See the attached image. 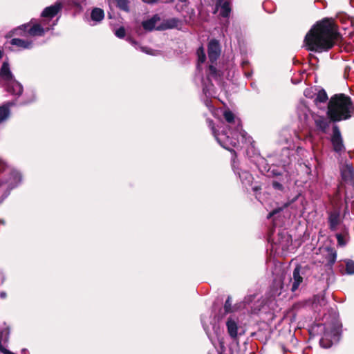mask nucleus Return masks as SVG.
Instances as JSON below:
<instances>
[{
	"mask_svg": "<svg viewBox=\"0 0 354 354\" xmlns=\"http://www.w3.org/2000/svg\"><path fill=\"white\" fill-rule=\"evenodd\" d=\"M0 171L3 176L0 178V203L9 195L11 189L17 186L21 180L19 171L9 167L0 158Z\"/></svg>",
	"mask_w": 354,
	"mask_h": 354,
	"instance_id": "4",
	"label": "nucleus"
},
{
	"mask_svg": "<svg viewBox=\"0 0 354 354\" xmlns=\"http://www.w3.org/2000/svg\"><path fill=\"white\" fill-rule=\"evenodd\" d=\"M253 298L254 295H250L249 297H245L244 299V303L249 304L252 300Z\"/></svg>",
	"mask_w": 354,
	"mask_h": 354,
	"instance_id": "39",
	"label": "nucleus"
},
{
	"mask_svg": "<svg viewBox=\"0 0 354 354\" xmlns=\"http://www.w3.org/2000/svg\"><path fill=\"white\" fill-rule=\"evenodd\" d=\"M343 220L339 209L328 212V224L331 231L337 230L338 227L342 224Z\"/></svg>",
	"mask_w": 354,
	"mask_h": 354,
	"instance_id": "10",
	"label": "nucleus"
},
{
	"mask_svg": "<svg viewBox=\"0 0 354 354\" xmlns=\"http://www.w3.org/2000/svg\"><path fill=\"white\" fill-rule=\"evenodd\" d=\"M348 235V229L344 225V229L342 233H337L335 236L337 240L338 245L344 247L346 245V238Z\"/></svg>",
	"mask_w": 354,
	"mask_h": 354,
	"instance_id": "24",
	"label": "nucleus"
},
{
	"mask_svg": "<svg viewBox=\"0 0 354 354\" xmlns=\"http://www.w3.org/2000/svg\"><path fill=\"white\" fill-rule=\"evenodd\" d=\"M158 19V17L156 15H155L153 17H151V19L142 21V27L144 28V29H145L147 30H152L154 29Z\"/></svg>",
	"mask_w": 354,
	"mask_h": 354,
	"instance_id": "27",
	"label": "nucleus"
},
{
	"mask_svg": "<svg viewBox=\"0 0 354 354\" xmlns=\"http://www.w3.org/2000/svg\"><path fill=\"white\" fill-rule=\"evenodd\" d=\"M225 1V0H216V8H218V6Z\"/></svg>",
	"mask_w": 354,
	"mask_h": 354,
	"instance_id": "43",
	"label": "nucleus"
},
{
	"mask_svg": "<svg viewBox=\"0 0 354 354\" xmlns=\"http://www.w3.org/2000/svg\"><path fill=\"white\" fill-rule=\"evenodd\" d=\"M203 92L205 94H207V92L209 91V88H208V86H206V85L203 84Z\"/></svg>",
	"mask_w": 354,
	"mask_h": 354,
	"instance_id": "41",
	"label": "nucleus"
},
{
	"mask_svg": "<svg viewBox=\"0 0 354 354\" xmlns=\"http://www.w3.org/2000/svg\"><path fill=\"white\" fill-rule=\"evenodd\" d=\"M328 100L327 93L324 89L318 91L314 97L315 105L317 109L324 111L327 109Z\"/></svg>",
	"mask_w": 354,
	"mask_h": 354,
	"instance_id": "14",
	"label": "nucleus"
},
{
	"mask_svg": "<svg viewBox=\"0 0 354 354\" xmlns=\"http://www.w3.org/2000/svg\"><path fill=\"white\" fill-rule=\"evenodd\" d=\"M1 297H6V293L5 292H1Z\"/></svg>",
	"mask_w": 354,
	"mask_h": 354,
	"instance_id": "46",
	"label": "nucleus"
},
{
	"mask_svg": "<svg viewBox=\"0 0 354 354\" xmlns=\"http://www.w3.org/2000/svg\"><path fill=\"white\" fill-rule=\"evenodd\" d=\"M318 91L315 88H307L304 91V95L307 98H314Z\"/></svg>",
	"mask_w": 354,
	"mask_h": 354,
	"instance_id": "31",
	"label": "nucleus"
},
{
	"mask_svg": "<svg viewBox=\"0 0 354 354\" xmlns=\"http://www.w3.org/2000/svg\"><path fill=\"white\" fill-rule=\"evenodd\" d=\"M346 272L348 274H354V261L348 259L346 261Z\"/></svg>",
	"mask_w": 354,
	"mask_h": 354,
	"instance_id": "32",
	"label": "nucleus"
},
{
	"mask_svg": "<svg viewBox=\"0 0 354 354\" xmlns=\"http://www.w3.org/2000/svg\"><path fill=\"white\" fill-rule=\"evenodd\" d=\"M354 115V110L353 111V112H351V115Z\"/></svg>",
	"mask_w": 354,
	"mask_h": 354,
	"instance_id": "49",
	"label": "nucleus"
},
{
	"mask_svg": "<svg viewBox=\"0 0 354 354\" xmlns=\"http://www.w3.org/2000/svg\"><path fill=\"white\" fill-rule=\"evenodd\" d=\"M276 213V211H272V212H270L268 216V218H270L273 214H274Z\"/></svg>",
	"mask_w": 354,
	"mask_h": 354,
	"instance_id": "44",
	"label": "nucleus"
},
{
	"mask_svg": "<svg viewBox=\"0 0 354 354\" xmlns=\"http://www.w3.org/2000/svg\"><path fill=\"white\" fill-rule=\"evenodd\" d=\"M272 187L276 190L282 191L283 189V186L281 183L277 181L272 182Z\"/></svg>",
	"mask_w": 354,
	"mask_h": 354,
	"instance_id": "37",
	"label": "nucleus"
},
{
	"mask_svg": "<svg viewBox=\"0 0 354 354\" xmlns=\"http://www.w3.org/2000/svg\"><path fill=\"white\" fill-rule=\"evenodd\" d=\"M299 196H300V194H299L292 198H288V202L285 204V206L287 207V206L292 204L294 202H295L297 200H298Z\"/></svg>",
	"mask_w": 354,
	"mask_h": 354,
	"instance_id": "38",
	"label": "nucleus"
},
{
	"mask_svg": "<svg viewBox=\"0 0 354 354\" xmlns=\"http://www.w3.org/2000/svg\"><path fill=\"white\" fill-rule=\"evenodd\" d=\"M354 110L350 97L343 94L332 96L327 104L326 114L333 122L348 120Z\"/></svg>",
	"mask_w": 354,
	"mask_h": 354,
	"instance_id": "3",
	"label": "nucleus"
},
{
	"mask_svg": "<svg viewBox=\"0 0 354 354\" xmlns=\"http://www.w3.org/2000/svg\"><path fill=\"white\" fill-rule=\"evenodd\" d=\"M331 142L333 149L337 153H342L345 151V147L343 142V139L341 132L337 126L335 125L333 128V136L331 137Z\"/></svg>",
	"mask_w": 354,
	"mask_h": 354,
	"instance_id": "11",
	"label": "nucleus"
},
{
	"mask_svg": "<svg viewBox=\"0 0 354 354\" xmlns=\"http://www.w3.org/2000/svg\"><path fill=\"white\" fill-rule=\"evenodd\" d=\"M0 86L13 96L19 97L23 92L22 85L15 80L7 62H4L0 68Z\"/></svg>",
	"mask_w": 354,
	"mask_h": 354,
	"instance_id": "5",
	"label": "nucleus"
},
{
	"mask_svg": "<svg viewBox=\"0 0 354 354\" xmlns=\"http://www.w3.org/2000/svg\"><path fill=\"white\" fill-rule=\"evenodd\" d=\"M318 327L323 328L324 332L319 341L320 346L324 348H330L333 343H337L339 339L340 330L337 322L332 324L319 325Z\"/></svg>",
	"mask_w": 354,
	"mask_h": 354,
	"instance_id": "6",
	"label": "nucleus"
},
{
	"mask_svg": "<svg viewBox=\"0 0 354 354\" xmlns=\"http://www.w3.org/2000/svg\"><path fill=\"white\" fill-rule=\"evenodd\" d=\"M10 44L19 47L21 49H30L32 47V41L19 38L12 39Z\"/></svg>",
	"mask_w": 354,
	"mask_h": 354,
	"instance_id": "23",
	"label": "nucleus"
},
{
	"mask_svg": "<svg viewBox=\"0 0 354 354\" xmlns=\"http://www.w3.org/2000/svg\"><path fill=\"white\" fill-rule=\"evenodd\" d=\"M104 18V12L102 9L95 8L90 13V19L93 22L92 25H96Z\"/></svg>",
	"mask_w": 354,
	"mask_h": 354,
	"instance_id": "21",
	"label": "nucleus"
},
{
	"mask_svg": "<svg viewBox=\"0 0 354 354\" xmlns=\"http://www.w3.org/2000/svg\"><path fill=\"white\" fill-rule=\"evenodd\" d=\"M225 313H229L232 311V298L228 297L224 304Z\"/></svg>",
	"mask_w": 354,
	"mask_h": 354,
	"instance_id": "34",
	"label": "nucleus"
},
{
	"mask_svg": "<svg viewBox=\"0 0 354 354\" xmlns=\"http://www.w3.org/2000/svg\"><path fill=\"white\" fill-rule=\"evenodd\" d=\"M313 118L315 122V124L316 128L323 132L326 133V130L329 127L330 120L327 115V117L324 115H313Z\"/></svg>",
	"mask_w": 354,
	"mask_h": 354,
	"instance_id": "15",
	"label": "nucleus"
},
{
	"mask_svg": "<svg viewBox=\"0 0 354 354\" xmlns=\"http://www.w3.org/2000/svg\"><path fill=\"white\" fill-rule=\"evenodd\" d=\"M145 3L152 4L156 3L158 0H142Z\"/></svg>",
	"mask_w": 354,
	"mask_h": 354,
	"instance_id": "40",
	"label": "nucleus"
},
{
	"mask_svg": "<svg viewBox=\"0 0 354 354\" xmlns=\"http://www.w3.org/2000/svg\"><path fill=\"white\" fill-rule=\"evenodd\" d=\"M32 101H33V100H30V101H28V102L24 101V102H21L20 104H27V103H28V102H32Z\"/></svg>",
	"mask_w": 354,
	"mask_h": 354,
	"instance_id": "45",
	"label": "nucleus"
},
{
	"mask_svg": "<svg viewBox=\"0 0 354 354\" xmlns=\"http://www.w3.org/2000/svg\"><path fill=\"white\" fill-rule=\"evenodd\" d=\"M310 274V268L308 266L297 265L292 272V277L289 279L290 290L292 292L296 291L303 283L304 279Z\"/></svg>",
	"mask_w": 354,
	"mask_h": 354,
	"instance_id": "8",
	"label": "nucleus"
},
{
	"mask_svg": "<svg viewBox=\"0 0 354 354\" xmlns=\"http://www.w3.org/2000/svg\"><path fill=\"white\" fill-rule=\"evenodd\" d=\"M127 41L131 44L132 46H133L136 48L140 49L142 52L148 54L154 55L153 50L145 46H140L134 39H133L131 37L127 38Z\"/></svg>",
	"mask_w": 354,
	"mask_h": 354,
	"instance_id": "26",
	"label": "nucleus"
},
{
	"mask_svg": "<svg viewBox=\"0 0 354 354\" xmlns=\"http://www.w3.org/2000/svg\"><path fill=\"white\" fill-rule=\"evenodd\" d=\"M169 2H176L175 10L180 13H185L183 17L185 21L192 20L195 17L194 6L198 0H169Z\"/></svg>",
	"mask_w": 354,
	"mask_h": 354,
	"instance_id": "9",
	"label": "nucleus"
},
{
	"mask_svg": "<svg viewBox=\"0 0 354 354\" xmlns=\"http://www.w3.org/2000/svg\"><path fill=\"white\" fill-rule=\"evenodd\" d=\"M73 3L80 10H82L84 6L86 5V0H72Z\"/></svg>",
	"mask_w": 354,
	"mask_h": 354,
	"instance_id": "35",
	"label": "nucleus"
},
{
	"mask_svg": "<svg viewBox=\"0 0 354 354\" xmlns=\"http://www.w3.org/2000/svg\"><path fill=\"white\" fill-rule=\"evenodd\" d=\"M348 21L350 23L351 26H354V19L353 17H348Z\"/></svg>",
	"mask_w": 354,
	"mask_h": 354,
	"instance_id": "42",
	"label": "nucleus"
},
{
	"mask_svg": "<svg viewBox=\"0 0 354 354\" xmlns=\"http://www.w3.org/2000/svg\"><path fill=\"white\" fill-rule=\"evenodd\" d=\"M182 21L176 17L169 18L165 19L160 28L158 30H167V29H173V28H178L179 26H181Z\"/></svg>",
	"mask_w": 354,
	"mask_h": 354,
	"instance_id": "18",
	"label": "nucleus"
},
{
	"mask_svg": "<svg viewBox=\"0 0 354 354\" xmlns=\"http://www.w3.org/2000/svg\"><path fill=\"white\" fill-rule=\"evenodd\" d=\"M117 6L120 9L126 12H129V1L128 0H115Z\"/></svg>",
	"mask_w": 354,
	"mask_h": 354,
	"instance_id": "30",
	"label": "nucleus"
},
{
	"mask_svg": "<svg viewBox=\"0 0 354 354\" xmlns=\"http://www.w3.org/2000/svg\"><path fill=\"white\" fill-rule=\"evenodd\" d=\"M115 35L118 38H123L125 36V29L123 27H120L115 31Z\"/></svg>",
	"mask_w": 354,
	"mask_h": 354,
	"instance_id": "36",
	"label": "nucleus"
},
{
	"mask_svg": "<svg viewBox=\"0 0 354 354\" xmlns=\"http://www.w3.org/2000/svg\"><path fill=\"white\" fill-rule=\"evenodd\" d=\"M354 197V194H351V195L348 194V191L346 190L345 192V203L346 204H347V201L349 199V198H352ZM348 214V205H346V207H345V209L344 210V214L343 215H342V217H343V219L344 218V217L346 216V214Z\"/></svg>",
	"mask_w": 354,
	"mask_h": 354,
	"instance_id": "33",
	"label": "nucleus"
},
{
	"mask_svg": "<svg viewBox=\"0 0 354 354\" xmlns=\"http://www.w3.org/2000/svg\"><path fill=\"white\" fill-rule=\"evenodd\" d=\"M328 250L329 252V254L327 257V261L328 264L333 266L335 263L337 259V252L332 248L328 249Z\"/></svg>",
	"mask_w": 354,
	"mask_h": 354,
	"instance_id": "29",
	"label": "nucleus"
},
{
	"mask_svg": "<svg viewBox=\"0 0 354 354\" xmlns=\"http://www.w3.org/2000/svg\"><path fill=\"white\" fill-rule=\"evenodd\" d=\"M16 32L23 31L28 32L32 36H42L44 35L46 30L41 26L39 24H35L30 27L28 24H24L19 27L18 29L15 30Z\"/></svg>",
	"mask_w": 354,
	"mask_h": 354,
	"instance_id": "13",
	"label": "nucleus"
},
{
	"mask_svg": "<svg viewBox=\"0 0 354 354\" xmlns=\"http://www.w3.org/2000/svg\"><path fill=\"white\" fill-rule=\"evenodd\" d=\"M247 63H248L247 62H243V65L246 64Z\"/></svg>",
	"mask_w": 354,
	"mask_h": 354,
	"instance_id": "48",
	"label": "nucleus"
},
{
	"mask_svg": "<svg viewBox=\"0 0 354 354\" xmlns=\"http://www.w3.org/2000/svg\"><path fill=\"white\" fill-rule=\"evenodd\" d=\"M218 8H221L220 15L223 17H230V15L231 13V7H230V1H225V2L220 4L218 6Z\"/></svg>",
	"mask_w": 354,
	"mask_h": 354,
	"instance_id": "25",
	"label": "nucleus"
},
{
	"mask_svg": "<svg viewBox=\"0 0 354 354\" xmlns=\"http://www.w3.org/2000/svg\"><path fill=\"white\" fill-rule=\"evenodd\" d=\"M10 330L8 327H4L0 330V352L3 354H15L6 349L5 345L9 339Z\"/></svg>",
	"mask_w": 354,
	"mask_h": 354,
	"instance_id": "17",
	"label": "nucleus"
},
{
	"mask_svg": "<svg viewBox=\"0 0 354 354\" xmlns=\"http://www.w3.org/2000/svg\"><path fill=\"white\" fill-rule=\"evenodd\" d=\"M198 55V68H200L201 64L204 63L206 59L205 53L203 47H200L197 50Z\"/></svg>",
	"mask_w": 354,
	"mask_h": 354,
	"instance_id": "28",
	"label": "nucleus"
},
{
	"mask_svg": "<svg viewBox=\"0 0 354 354\" xmlns=\"http://www.w3.org/2000/svg\"><path fill=\"white\" fill-rule=\"evenodd\" d=\"M338 33L333 22L328 19L317 22L306 34L304 39L308 50L322 53L330 49Z\"/></svg>",
	"mask_w": 354,
	"mask_h": 354,
	"instance_id": "1",
	"label": "nucleus"
},
{
	"mask_svg": "<svg viewBox=\"0 0 354 354\" xmlns=\"http://www.w3.org/2000/svg\"><path fill=\"white\" fill-rule=\"evenodd\" d=\"M233 154H234V158L232 159V169L234 171V173H236L242 184L244 185V186H248V185H250L252 183V180H253V177L247 171H243V170H241L239 169L238 167H236L235 166V157H236V153L234 152H232Z\"/></svg>",
	"mask_w": 354,
	"mask_h": 354,
	"instance_id": "12",
	"label": "nucleus"
},
{
	"mask_svg": "<svg viewBox=\"0 0 354 354\" xmlns=\"http://www.w3.org/2000/svg\"><path fill=\"white\" fill-rule=\"evenodd\" d=\"M226 327L230 337L232 339H236L238 336L239 330L236 320L232 317H229L226 322Z\"/></svg>",
	"mask_w": 354,
	"mask_h": 354,
	"instance_id": "19",
	"label": "nucleus"
},
{
	"mask_svg": "<svg viewBox=\"0 0 354 354\" xmlns=\"http://www.w3.org/2000/svg\"><path fill=\"white\" fill-rule=\"evenodd\" d=\"M15 102H8L0 106V122L6 120L10 115V107L15 105Z\"/></svg>",
	"mask_w": 354,
	"mask_h": 354,
	"instance_id": "22",
	"label": "nucleus"
},
{
	"mask_svg": "<svg viewBox=\"0 0 354 354\" xmlns=\"http://www.w3.org/2000/svg\"><path fill=\"white\" fill-rule=\"evenodd\" d=\"M223 117L228 123V131L223 130L221 133H217L212 126V121H209V126L211 127L212 133L219 145L223 148L234 153V151L231 149L230 147H236L237 145L239 136L242 138V141L248 142H251L252 138L242 129L240 120L236 118L235 115L230 110L224 111Z\"/></svg>",
	"mask_w": 354,
	"mask_h": 354,
	"instance_id": "2",
	"label": "nucleus"
},
{
	"mask_svg": "<svg viewBox=\"0 0 354 354\" xmlns=\"http://www.w3.org/2000/svg\"><path fill=\"white\" fill-rule=\"evenodd\" d=\"M246 75H247V77H250V76H251V73H247V74H246Z\"/></svg>",
	"mask_w": 354,
	"mask_h": 354,
	"instance_id": "47",
	"label": "nucleus"
},
{
	"mask_svg": "<svg viewBox=\"0 0 354 354\" xmlns=\"http://www.w3.org/2000/svg\"><path fill=\"white\" fill-rule=\"evenodd\" d=\"M297 113L301 122H306L308 120L310 112L305 100L299 102L297 106Z\"/></svg>",
	"mask_w": 354,
	"mask_h": 354,
	"instance_id": "16",
	"label": "nucleus"
},
{
	"mask_svg": "<svg viewBox=\"0 0 354 354\" xmlns=\"http://www.w3.org/2000/svg\"><path fill=\"white\" fill-rule=\"evenodd\" d=\"M62 6L61 3L57 2L54 5L46 8L41 13V16L44 17L53 18L61 10Z\"/></svg>",
	"mask_w": 354,
	"mask_h": 354,
	"instance_id": "20",
	"label": "nucleus"
},
{
	"mask_svg": "<svg viewBox=\"0 0 354 354\" xmlns=\"http://www.w3.org/2000/svg\"><path fill=\"white\" fill-rule=\"evenodd\" d=\"M221 54V47L219 42L216 39H212L208 44V57L212 62L208 67L207 76L208 80L214 79L218 80L220 77V71L213 66V64L217 60Z\"/></svg>",
	"mask_w": 354,
	"mask_h": 354,
	"instance_id": "7",
	"label": "nucleus"
}]
</instances>
